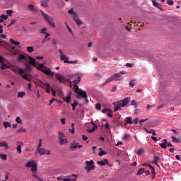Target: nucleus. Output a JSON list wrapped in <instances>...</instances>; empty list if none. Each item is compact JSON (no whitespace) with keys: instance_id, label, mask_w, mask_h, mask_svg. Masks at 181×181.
I'll return each mask as SVG.
<instances>
[{"instance_id":"obj_1","label":"nucleus","mask_w":181,"mask_h":181,"mask_svg":"<svg viewBox=\"0 0 181 181\" xmlns=\"http://www.w3.org/2000/svg\"><path fill=\"white\" fill-rule=\"evenodd\" d=\"M28 60L31 66L36 67L38 70L46 74V76H49L50 77H54V72L52 71V70L46 66H45V64H39L38 66H37L36 61L35 58L32 57H28Z\"/></svg>"},{"instance_id":"obj_2","label":"nucleus","mask_w":181,"mask_h":181,"mask_svg":"<svg viewBox=\"0 0 181 181\" xmlns=\"http://www.w3.org/2000/svg\"><path fill=\"white\" fill-rule=\"evenodd\" d=\"M129 104V98H125L124 100H119L113 103L115 107L114 111L117 112L119 110H121L122 107H125Z\"/></svg>"},{"instance_id":"obj_3","label":"nucleus","mask_w":181,"mask_h":181,"mask_svg":"<svg viewBox=\"0 0 181 181\" xmlns=\"http://www.w3.org/2000/svg\"><path fill=\"white\" fill-rule=\"evenodd\" d=\"M59 53L61 62H64V63H67L68 64H77L78 63L77 60L69 61V57L63 53L62 49H59Z\"/></svg>"},{"instance_id":"obj_4","label":"nucleus","mask_w":181,"mask_h":181,"mask_svg":"<svg viewBox=\"0 0 181 181\" xmlns=\"http://www.w3.org/2000/svg\"><path fill=\"white\" fill-rule=\"evenodd\" d=\"M41 13L44 19L46 21V22H47L49 26H52V28H56V24L54 23V18H53V17L45 13V12L42 10H41Z\"/></svg>"},{"instance_id":"obj_5","label":"nucleus","mask_w":181,"mask_h":181,"mask_svg":"<svg viewBox=\"0 0 181 181\" xmlns=\"http://www.w3.org/2000/svg\"><path fill=\"white\" fill-rule=\"evenodd\" d=\"M26 168H31V171L33 173H36L37 172V164L35 160H30L25 164Z\"/></svg>"},{"instance_id":"obj_6","label":"nucleus","mask_w":181,"mask_h":181,"mask_svg":"<svg viewBox=\"0 0 181 181\" xmlns=\"http://www.w3.org/2000/svg\"><path fill=\"white\" fill-rule=\"evenodd\" d=\"M59 145H66L67 144V139H66V136L63 132H59Z\"/></svg>"},{"instance_id":"obj_7","label":"nucleus","mask_w":181,"mask_h":181,"mask_svg":"<svg viewBox=\"0 0 181 181\" xmlns=\"http://www.w3.org/2000/svg\"><path fill=\"white\" fill-rule=\"evenodd\" d=\"M86 166L85 168L87 172H90V170H94V168H95V165H94V160H91L90 161H86Z\"/></svg>"},{"instance_id":"obj_8","label":"nucleus","mask_w":181,"mask_h":181,"mask_svg":"<svg viewBox=\"0 0 181 181\" xmlns=\"http://www.w3.org/2000/svg\"><path fill=\"white\" fill-rule=\"evenodd\" d=\"M68 13H70L73 15V19L74 21H75V22L77 23V25L78 26H80V25H81V23H83L81 22V21H80V18H78V17H77V14H76V13H74V11H73V9H70L68 11Z\"/></svg>"},{"instance_id":"obj_9","label":"nucleus","mask_w":181,"mask_h":181,"mask_svg":"<svg viewBox=\"0 0 181 181\" xmlns=\"http://www.w3.org/2000/svg\"><path fill=\"white\" fill-rule=\"evenodd\" d=\"M75 93H76V94H78V95L82 97V98H87V93H86V91H83V90L78 88V86H76V88H75Z\"/></svg>"},{"instance_id":"obj_10","label":"nucleus","mask_w":181,"mask_h":181,"mask_svg":"<svg viewBox=\"0 0 181 181\" xmlns=\"http://www.w3.org/2000/svg\"><path fill=\"white\" fill-rule=\"evenodd\" d=\"M77 148L81 149V148H83V145L80 144L79 143H76V141H73L71 144V151H75L76 149H77Z\"/></svg>"},{"instance_id":"obj_11","label":"nucleus","mask_w":181,"mask_h":181,"mask_svg":"<svg viewBox=\"0 0 181 181\" xmlns=\"http://www.w3.org/2000/svg\"><path fill=\"white\" fill-rule=\"evenodd\" d=\"M55 77L59 83H66V78L59 73L55 74Z\"/></svg>"},{"instance_id":"obj_12","label":"nucleus","mask_w":181,"mask_h":181,"mask_svg":"<svg viewBox=\"0 0 181 181\" xmlns=\"http://www.w3.org/2000/svg\"><path fill=\"white\" fill-rule=\"evenodd\" d=\"M26 71V69H18V73L21 74L22 78H23L24 80H27V81H30V79H28V75L23 74Z\"/></svg>"},{"instance_id":"obj_13","label":"nucleus","mask_w":181,"mask_h":181,"mask_svg":"<svg viewBox=\"0 0 181 181\" xmlns=\"http://www.w3.org/2000/svg\"><path fill=\"white\" fill-rule=\"evenodd\" d=\"M151 2H152L153 6H154L155 8H158V9H160V11H163V8L162 7V5L156 2V0H151Z\"/></svg>"},{"instance_id":"obj_14","label":"nucleus","mask_w":181,"mask_h":181,"mask_svg":"<svg viewBox=\"0 0 181 181\" xmlns=\"http://www.w3.org/2000/svg\"><path fill=\"white\" fill-rule=\"evenodd\" d=\"M37 151L40 155H50V151L46 150L45 148H39Z\"/></svg>"},{"instance_id":"obj_15","label":"nucleus","mask_w":181,"mask_h":181,"mask_svg":"<svg viewBox=\"0 0 181 181\" xmlns=\"http://www.w3.org/2000/svg\"><path fill=\"white\" fill-rule=\"evenodd\" d=\"M80 81H81V76H78L77 79L74 81V86H75V88L78 87V84L80 83Z\"/></svg>"},{"instance_id":"obj_16","label":"nucleus","mask_w":181,"mask_h":181,"mask_svg":"<svg viewBox=\"0 0 181 181\" xmlns=\"http://www.w3.org/2000/svg\"><path fill=\"white\" fill-rule=\"evenodd\" d=\"M91 124L93 127L92 129L88 130V132H89V134L94 132V131H95V129H97V128H98V126H97V124H94V122H93V120L91 121Z\"/></svg>"},{"instance_id":"obj_17","label":"nucleus","mask_w":181,"mask_h":181,"mask_svg":"<svg viewBox=\"0 0 181 181\" xmlns=\"http://www.w3.org/2000/svg\"><path fill=\"white\" fill-rule=\"evenodd\" d=\"M44 90H45L47 94H50V90H52V88H50V85L49 83H45L44 86Z\"/></svg>"},{"instance_id":"obj_18","label":"nucleus","mask_w":181,"mask_h":181,"mask_svg":"<svg viewBox=\"0 0 181 181\" xmlns=\"http://www.w3.org/2000/svg\"><path fill=\"white\" fill-rule=\"evenodd\" d=\"M167 144H168V140L165 139L163 140V143H160L159 145L163 149H166L168 148Z\"/></svg>"},{"instance_id":"obj_19","label":"nucleus","mask_w":181,"mask_h":181,"mask_svg":"<svg viewBox=\"0 0 181 181\" xmlns=\"http://www.w3.org/2000/svg\"><path fill=\"white\" fill-rule=\"evenodd\" d=\"M23 60H26V57L23 54H19L18 57V62H21V63H23Z\"/></svg>"},{"instance_id":"obj_20","label":"nucleus","mask_w":181,"mask_h":181,"mask_svg":"<svg viewBox=\"0 0 181 181\" xmlns=\"http://www.w3.org/2000/svg\"><path fill=\"white\" fill-rule=\"evenodd\" d=\"M63 100L66 101L67 104L71 101V93H69L67 97L63 98Z\"/></svg>"},{"instance_id":"obj_21","label":"nucleus","mask_w":181,"mask_h":181,"mask_svg":"<svg viewBox=\"0 0 181 181\" xmlns=\"http://www.w3.org/2000/svg\"><path fill=\"white\" fill-rule=\"evenodd\" d=\"M98 164L100 165V166H104L105 165H108V160L105 159L101 161H98Z\"/></svg>"},{"instance_id":"obj_22","label":"nucleus","mask_w":181,"mask_h":181,"mask_svg":"<svg viewBox=\"0 0 181 181\" xmlns=\"http://www.w3.org/2000/svg\"><path fill=\"white\" fill-rule=\"evenodd\" d=\"M113 78L114 80H116V81H120V80H122V78H121V75L119 74H115L113 75Z\"/></svg>"},{"instance_id":"obj_23","label":"nucleus","mask_w":181,"mask_h":181,"mask_svg":"<svg viewBox=\"0 0 181 181\" xmlns=\"http://www.w3.org/2000/svg\"><path fill=\"white\" fill-rule=\"evenodd\" d=\"M10 52L13 56H15V54H18V53H19V51L18 49H16V48H15V47H13L11 48V50H10Z\"/></svg>"},{"instance_id":"obj_24","label":"nucleus","mask_w":181,"mask_h":181,"mask_svg":"<svg viewBox=\"0 0 181 181\" xmlns=\"http://www.w3.org/2000/svg\"><path fill=\"white\" fill-rule=\"evenodd\" d=\"M114 76H112L109 78H107L105 82V83H103V86H105V84H108V83H111V81H114Z\"/></svg>"},{"instance_id":"obj_25","label":"nucleus","mask_w":181,"mask_h":181,"mask_svg":"<svg viewBox=\"0 0 181 181\" xmlns=\"http://www.w3.org/2000/svg\"><path fill=\"white\" fill-rule=\"evenodd\" d=\"M0 147L5 148L6 149H8V148H9V146H8V144H6V142L5 141L0 142Z\"/></svg>"},{"instance_id":"obj_26","label":"nucleus","mask_w":181,"mask_h":181,"mask_svg":"<svg viewBox=\"0 0 181 181\" xmlns=\"http://www.w3.org/2000/svg\"><path fill=\"white\" fill-rule=\"evenodd\" d=\"M73 178H63L62 181H71V180H76V177H77V176H76V175L73 174L72 175Z\"/></svg>"},{"instance_id":"obj_27","label":"nucleus","mask_w":181,"mask_h":181,"mask_svg":"<svg viewBox=\"0 0 181 181\" xmlns=\"http://www.w3.org/2000/svg\"><path fill=\"white\" fill-rule=\"evenodd\" d=\"M145 153V150H144V148H139V150H136L135 151V153H136V155H142V153Z\"/></svg>"},{"instance_id":"obj_28","label":"nucleus","mask_w":181,"mask_h":181,"mask_svg":"<svg viewBox=\"0 0 181 181\" xmlns=\"http://www.w3.org/2000/svg\"><path fill=\"white\" fill-rule=\"evenodd\" d=\"M158 162H159V157L155 156L154 160L152 161V163H154L155 165H156V166H159Z\"/></svg>"},{"instance_id":"obj_29","label":"nucleus","mask_w":181,"mask_h":181,"mask_svg":"<svg viewBox=\"0 0 181 181\" xmlns=\"http://www.w3.org/2000/svg\"><path fill=\"white\" fill-rule=\"evenodd\" d=\"M3 125L4 127V128H12V124H11V123L8 122H4L3 123Z\"/></svg>"},{"instance_id":"obj_30","label":"nucleus","mask_w":181,"mask_h":181,"mask_svg":"<svg viewBox=\"0 0 181 181\" xmlns=\"http://www.w3.org/2000/svg\"><path fill=\"white\" fill-rule=\"evenodd\" d=\"M78 104V102H77V100H75L73 103H71V107H72L73 111H75L76 107H77Z\"/></svg>"},{"instance_id":"obj_31","label":"nucleus","mask_w":181,"mask_h":181,"mask_svg":"<svg viewBox=\"0 0 181 181\" xmlns=\"http://www.w3.org/2000/svg\"><path fill=\"white\" fill-rule=\"evenodd\" d=\"M144 173H145V168H140V169H139L136 175H137V176H141V175H142Z\"/></svg>"},{"instance_id":"obj_32","label":"nucleus","mask_w":181,"mask_h":181,"mask_svg":"<svg viewBox=\"0 0 181 181\" xmlns=\"http://www.w3.org/2000/svg\"><path fill=\"white\" fill-rule=\"evenodd\" d=\"M10 43H11V45H14L15 46H18L19 45H21V42L16 41L14 40L10 39Z\"/></svg>"},{"instance_id":"obj_33","label":"nucleus","mask_w":181,"mask_h":181,"mask_svg":"<svg viewBox=\"0 0 181 181\" xmlns=\"http://www.w3.org/2000/svg\"><path fill=\"white\" fill-rule=\"evenodd\" d=\"M172 140L173 142H175V144H179V142H180V139H179L178 138H176L175 136H172Z\"/></svg>"},{"instance_id":"obj_34","label":"nucleus","mask_w":181,"mask_h":181,"mask_svg":"<svg viewBox=\"0 0 181 181\" xmlns=\"http://www.w3.org/2000/svg\"><path fill=\"white\" fill-rule=\"evenodd\" d=\"M28 8L31 12H35V11H36V8H35V6L33 4L28 5Z\"/></svg>"},{"instance_id":"obj_35","label":"nucleus","mask_w":181,"mask_h":181,"mask_svg":"<svg viewBox=\"0 0 181 181\" xmlns=\"http://www.w3.org/2000/svg\"><path fill=\"white\" fill-rule=\"evenodd\" d=\"M126 124H129V125H132V117H127Z\"/></svg>"},{"instance_id":"obj_36","label":"nucleus","mask_w":181,"mask_h":181,"mask_svg":"<svg viewBox=\"0 0 181 181\" xmlns=\"http://www.w3.org/2000/svg\"><path fill=\"white\" fill-rule=\"evenodd\" d=\"M41 5L44 6V8H47L49 6L47 4V0H43L41 1Z\"/></svg>"},{"instance_id":"obj_37","label":"nucleus","mask_w":181,"mask_h":181,"mask_svg":"<svg viewBox=\"0 0 181 181\" xmlns=\"http://www.w3.org/2000/svg\"><path fill=\"white\" fill-rule=\"evenodd\" d=\"M25 92H19L17 95V97L18 98H23V97H25Z\"/></svg>"},{"instance_id":"obj_38","label":"nucleus","mask_w":181,"mask_h":181,"mask_svg":"<svg viewBox=\"0 0 181 181\" xmlns=\"http://www.w3.org/2000/svg\"><path fill=\"white\" fill-rule=\"evenodd\" d=\"M100 151L99 156H104V155H107V153L104 151L102 148H100Z\"/></svg>"},{"instance_id":"obj_39","label":"nucleus","mask_w":181,"mask_h":181,"mask_svg":"<svg viewBox=\"0 0 181 181\" xmlns=\"http://www.w3.org/2000/svg\"><path fill=\"white\" fill-rule=\"evenodd\" d=\"M0 46H2V47H6L8 46V42L3 41H0Z\"/></svg>"},{"instance_id":"obj_40","label":"nucleus","mask_w":181,"mask_h":181,"mask_svg":"<svg viewBox=\"0 0 181 181\" xmlns=\"http://www.w3.org/2000/svg\"><path fill=\"white\" fill-rule=\"evenodd\" d=\"M34 49L33 47H27V52H28V53H32L34 52Z\"/></svg>"},{"instance_id":"obj_41","label":"nucleus","mask_w":181,"mask_h":181,"mask_svg":"<svg viewBox=\"0 0 181 181\" xmlns=\"http://www.w3.org/2000/svg\"><path fill=\"white\" fill-rule=\"evenodd\" d=\"M17 132H18V134L25 133V132H26V129H25L24 128L21 127V129H19L18 130H17Z\"/></svg>"},{"instance_id":"obj_42","label":"nucleus","mask_w":181,"mask_h":181,"mask_svg":"<svg viewBox=\"0 0 181 181\" xmlns=\"http://www.w3.org/2000/svg\"><path fill=\"white\" fill-rule=\"evenodd\" d=\"M18 153H22V146L21 145H18L16 148Z\"/></svg>"},{"instance_id":"obj_43","label":"nucleus","mask_w":181,"mask_h":181,"mask_svg":"<svg viewBox=\"0 0 181 181\" xmlns=\"http://www.w3.org/2000/svg\"><path fill=\"white\" fill-rule=\"evenodd\" d=\"M95 109L98 110V111H100L101 110V104L96 103L95 104Z\"/></svg>"},{"instance_id":"obj_44","label":"nucleus","mask_w":181,"mask_h":181,"mask_svg":"<svg viewBox=\"0 0 181 181\" xmlns=\"http://www.w3.org/2000/svg\"><path fill=\"white\" fill-rule=\"evenodd\" d=\"M144 131H146V132H147V134H152V132L153 131V129L144 128Z\"/></svg>"},{"instance_id":"obj_45","label":"nucleus","mask_w":181,"mask_h":181,"mask_svg":"<svg viewBox=\"0 0 181 181\" xmlns=\"http://www.w3.org/2000/svg\"><path fill=\"white\" fill-rule=\"evenodd\" d=\"M42 139H39V144H38V146H37V149L38 150V149H41L40 148H42Z\"/></svg>"},{"instance_id":"obj_46","label":"nucleus","mask_w":181,"mask_h":181,"mask_svg":"<svg viewBox=\"0 0 181 181\" xmlns=\"http://www.w3.org/2000/svg\"><path fill=\"white\" fill-rule=\"evenodd\" d=\"M1 70H5L6 69H9V66L8 65H6V64H2L1 66Z\"/></svg>"},{"instance_id":"obj_47","label":"nucleus","mask_w":181,"mask_h":181,"mask_svg":"<svg viewBox=\"0 0 181 181\" xmlns=\"http://www.w3.org/2000/svg\"><path fill=\"white\" fill-rule=\"evenodd\" d=\"M129 87L133 88L134 86H135V81H131L129 83Z\"/></svg>"},{"instance_id":"obj_48","label":"nucleus","mask_w":181,"mask_h":181,"mask_svg":"<svg viewBox=\"0 0 181 181\" xmlns=\"http://www.w3.org/2000/svg\"><path fill=\"white\" fill-rule=\"evenodd\" d=\"M149 119H141L139 122V124H140V125H142V124H144V122H146V121H148Z\"/></svg>"},{"instance_id":"obj_49","label":"nucleus","mask_w":181,"mask_h":181,"mask_svg":"<svg viewBox=\"0 0 181 181\" xmlns=\"http://www.w3.org/2000/svg\"><path fill=\"white\" fill-rule=\"evenodd\" d=\"M16 122H17L18 124H21L22 123V119H21V117H17L16 119Z\"/></svg>"},{"instance_id":"obj_50","label":"nucleus","mask_w":181,"mask_h":181,"mask_svg":"<svg viewBox=\"0 0 181 181\" xmlns=\"http://www.w3.org/2000/svg\"><path fill=\"white\" fill-rule=\"evenodd\" d=\"M109 111H111V109H110V108H105V109H103V110H102V112H103V114H105V112H109Z\"/></svg>"},{"instance_id":"obj_51","label":"nucleus","mask_w":181,"mask_h":181,"mask_svg":"<svg viewBox=\"0 0 181 181\" xmlns=\"http://www.w3.org/2000/svg\"><path fill=\"white\" fill-rule=\"evenodd\" d=\"M132 105H134L135 107V108H136L138 107V105L136 104V101L135 100H133L132 101Z\"/></svg>"},{"instance_id":"obj_52","label":"nucleus","mask_w":181,"mask_h":181,"mask_svg":"<svg viewBox=\"0 0 181 181\" xmlns=\"http://www.w3.org/2000/svg\"><path fill=\"white\" fill-rule=\"evenodd\" d=\"M6 13L7 15H8L9 16H12V13H13V11L12 10H7L6 11Z\"/></svg>"},{"instance_id":"obj_53","label":"nucleus","mask_w":181,"mask_h":181,"mask_svg":"<svg viewBox=\"0 0 181 181\" xmlns=\"http://www.w3.org/2000/svg\"><path fill=\"white\" fill-rule=\"evenodd\" d=\"M128 138H129V134H125L124 136H123V139L124 141H127V139H128Z\"/></svg>"},{"instance_id":"obj_54","label":"nucleus","mask_w":181,"mask_h":181,"mask_svg":"<svg viewBox=\"0 0 181 181\" xmlns=\"http://www.w3.org/2000/svg\"><path fill=\"white\" fill-rule=\"evenodd\" d=\"M0 157L1 158V159H2L3 160H6V155H5V154H1V155H0Z\"/></svg>"},{"instance_id":"obj_55","label":"nucleus","mask_w":181,"mask_h":181,"mask_svg":"<svg viewBox=\"0 0 181 181\" xmlns=\"http://www.w3.org/2000/svg\"><path fill=\"white\" fill-rule=\"evenodd\" d=\"M30 69H31L30 65L29 64H27V65H26V69H25V71H30Z\"/></svg>"},{"instance_id":"obj_56","label":"nucleus","mask_w":181,"mask_h":181,"mask_svg":"<svg viewBox=\"0 0 181 181\" xmlns=\"http://www.w3.org/2000/svg\"><path fill=\"white\" fill-rule=\"evenodd\" d=\"M51 92H52L53 97H56V90H54V89L51 88Z\"/></svg>"},{"instance_id":"obj_57","label":"nucleus","mask_w":181,"mask_h":181,"mask_svg":"<svg viewBox=\"0 0 181 181\" xmlns=\"http://www.w3.org/2000/svg\"><path fill=\"white\" fill-rule=\"evenodd\" d=\"M149 168H150V169L152 170L151 173H152L153 175H155V168H153V166L149 165Z\"/></svg>"},{"instance_id":"obj_58","label":"nucleus","mask_w":181,"mask_h":181,"mask_svg":"<svg viewBox=\"0 0 181 181\" xmlns=\"http://www.w3.org/2000/svg\"><path fill=\"white\" fill-rule=\"evenodd\" d=\"M16 22V20H12L10 24L8 25V28H9V26H12V25H15Z\"/></svg>"},{"instance_id":"obj_59","label":"nucleus","mask_w":181,"mask_h":181,"mask_svg":"<svg viewBox=\"0 0 181 181\" xmlns=\"http://www.w3.org/2000/svg\"><path fill=\"white\" fill-rule=\"evenodd\" d=\"M112 110H111L110 109V111L108 112V114H107V117H109L110 118H112Z\"/></svg>"},{"instance_id":"obj_60","label":"nucleus","mask_w":181,"mask_h":181,"mask_svg":"<svg viewBox=\"0 0 181 181\" xmlns=\"http://www.w3.org/2000/svg\"><path fill=\"white\" fill-rule=\"evenodd\" d=\"M167 4L168 5H170V6L173 5V0H168Z\"/></svg>"},{"instance_id":"obj_61","label":"nucleus","mask_w":181,"mask_h":181,"mask_svg":"<svg viewBox=\"0 0 181 181\" xmlns=\"http://www.w3.org/2000/svg\"><path fill=\"white\" fill-rule=\"evenodd\" d=\"M71 133L74 134V123L71 124Z\"/></svg>"},{"instance_id":"obj_62","label":"nucleus","mask_w":181,"mask_h":181,"mask_svg":"<svg viewBox=\"0 0 181 181\" xmlns=\"http://www.w3.org/2000/svg\"><path fill=\"white\" fill-rule=\"evenodd\" d=\"M1 18H2V19H8V16L7 15H4V14H2L1 16Z\"/></svg>"},{"instance_id":"obj_63","label":"nucleus","mask_w":181,"mask_h":181,"mask_svg":"<svg viewBox=\"0 0 181 181\" xmlns=\"http://www.w3.org/2000/svg\"><path fill=\"white\" fill-rule=\"evenodd\" d=\"M132 122H134V124H135V125H136V124H138V118L134 119Z\"/></svg>"},{"instance_id":"obj_64","label":"nucleus","mask_w":181,"mask_h":181,"mask_svg":"<svg viewBox=\"0 0 181 181\" xmlns=\"http://www.w3.org/2000/svg\"><path fill=\"white\" fill-rule=\"evenodd\" d=\"M134 66V64H131V63H127L126 64V67H133Z\"/></svg>"}]
</instances>
